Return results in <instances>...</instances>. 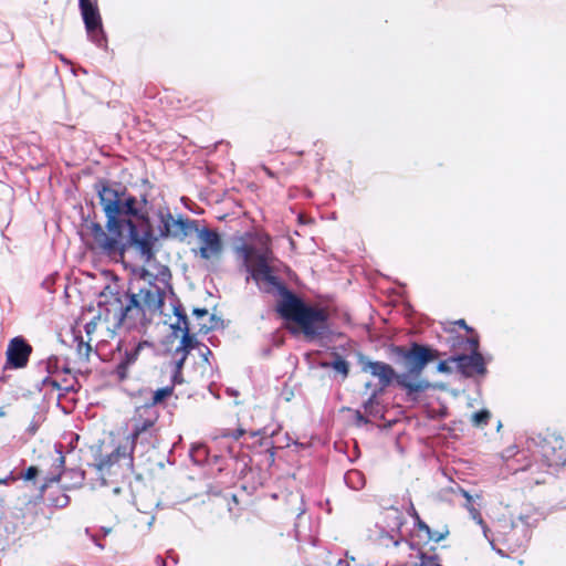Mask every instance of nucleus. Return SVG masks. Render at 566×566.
I'll list each match as a JSON object with an SVG mask.
<instances>
[{"instance_id": "nucleus-35", "label": "nucleus", "mask_w": 566, "mask_h": 566, "mask_svg": "<svg viewBox=\"0 0 566 566\" xmlns=\"http://www.w3.org/2000/svg\"><path fill=\"white\" fill-rule=\"evenodd\" d=\"M413 514H415V518H416L415 524L417 526L418 532H423L426 535L430 534L431 528L429 527V525L427 523H424L422 520H420L419 515L417 514V512L415 510H413Z\"/></svg>"}, {"instance_id": "nucleus-38", "label": "nucleus", "mask_w": 566, "mask_h": 566, "mask_svg": "<svg viewBox=\"0 0 566 566\" xmlns=\"http://www.w3.org/2000/svg\"><path fill=\"white\" fill-rule=\"evenodd\" d=\"M210 321H211V325H209V326H207L205 324L200 325L199 331L203 332V333H208L209 331L214 329L219 323V318H217L214 315H211Z\"/></svg>"}, {"instance_id": "nucleus-53", "label": "nucleus", "mask_w": 566, "mask_h": 566, "mask_svg": "<svg viewBox=\"0 0 566 566\" xmlns=\"http://www.w3.org/2000/svg\"><path fill=\"white\" fill-rule=\"evenodd\" d=\"M228 394H229V395H237V391H235V390H232V389H228Z\"/></svg>"}, {"instance_id": "nucleus-30", "label": "nucleus", "mask_w": 566, "mask_h": 566, "mask_svg": "<svg viewBox=\"0 0 566 566\" xmlns=\"http://www.w3.org/2000/svg\"><path fill=\"white\" fill-rule=\"evenodd\" d=\"M172 386H166L157 389L154 392L153 400L150 403H154V406L156 407L158 402L163 401L165 398L169 397L172 394Z\"/></svg>"}, {"instance_id": "nucleus-2", "label": "nucleus", "mask_w": 566, "mask_h": 566, "mask_svg": "<svg viewBox=\"0 0 566 566\" xmlns=\"http://www.w3.org/2000/svg\"><path fill=\"white\" fill-rule=\"evenodd\" d=\"M165 296L166 286L155 282L146 283L137 292L129 290L117 296L118 306L114 313L117 325L128 329L145 326L154 314L163 312Z\"/></svg>"}, {"instance_id": "nucleus-5", "label": "nucleus", "mask_w": 566, "mask_h": 566, "mask_svg": "<svg viewBox=\"0 0 566 566\" xmlns=\"http://www.w3.org/2000/svg\"><path fill=\"white\" fill-rule=\"evenodd\" d=\"M276 311L283 318L295 322L310 339L323 337L329 333L326 311L306 304L296 295H291L289 300H281Z\"/></svg>"}, {"instance_id": "nucleus-14", "label": "nucleus", "mask_w": 566, "mask_h": 566, "mask_svg": "<svg viewBox=\"0 0 566 566\" xmlns=\"http://www.w3.org/2000/svg\"><path fill=\"white\" fill-rule=\"evenodd\" d=\"M32 346L22 336H15L8 343L6 350V369H21L24 368L32 354Z\"/></svg>"}, {"instance_id": "nucleus-45", "label": "nucleus", "mask_w": 566, "mask_h": 566, "mask_svg": "<svg viewBox=\"0 0 566 566\" xmlns=\"http://www.w3.org/2000/svg\"><path fill=\"white\" fill-rule=\"evenodd\" d=\"M244 430L243 429H237L234 430L232 433H231V437L234 439V440H238L240 439L243 434H244Z\"/></svg>"}, {"instance_id": "nucleus-40", "label": "nucleus", "mask_w": 566, "mask_h": 566, "mask_svg": "<svg viewBox=\"0 0 566 566\" xmlns=\"http://www.w3.org/2000/svg\"><path fill=\"white\" fill-rule=\"evenodd\" d=\"M17 480L18 478L13 474V471H10L6 476L0 479V484L9 485Z\"/></svg>"}, {"instance_id": "nucleus-42", "label": "nucleus", "mask_w": 566, "mask_h": 566, "mask_svg": "<svg viewBox=\"0 0 566 566\" xmlns=\"http://www.w3.org/2000/svg\"><path fill=\"white\" fill-rule=\"evenodd\" d=\"M85 350V355L88 356V353L91 352V346L88 343H84L83 340H80L77 345V350L80 354H82V350Z\"/></svg>"}, {"instance_id": "nucleus-29", "label": "nucleus", "mask_w": 566, "mask_h": 566, "mask_svg": "<svg viewBox=\"0 0 566 566\" xmlns=\"http://www.w3.org/2000/svg\"><path fill=\"white\" fill-rule=\"evenodd\" d=\"M418 557L420 562L413 566H442L437 555H427L426 553L419 552Z\"/></svg>"}, {"instance_id": "nucleus-27", "label": "nucleus", "mask_w": 566, "mask_h": 566, "mask_svg": "<svg viewBox=\"0 0 566 566\" xmlns=\"http://www.w3.org/2000/svg\"><path fill=\"white\" fill-rule=\"evenodd\" d=\"M64 476L70 478L72 481L70 484H64L65 488H78L83 484L85 479L84 471L77 469L64 472Z\"/></svg>"}, {"instance_id": "nucleus-8", "label": "nucleus", "mask_w": 566, "mask_h": 566, "mask_svg": "<svg viewBox=\"0 0 566 566\" xmlns=\"http://www.w3.org/2000/svg\"><path fill=\"white\" fill-rule=\"evenodd\" d=\"M453 347H463L464 350L470 354H454L451 356V360L454 363V367L465 377L473 375H484L486 373L485 360L482 354L479 352V339L476 337H452Z\"/></svg>"}, {"instance_id": "nucleus-37", "label": "nucleus", "mask_w": 566, "mask_h": 566, "mask_svg": "<svg viewBox=\"0 0 566 566\" xmlns=\"http://www.w3.org/2000/svg\"><path fill=\"white\" fill-rule=\"evenodd\" d=\"M180 354V357L179 359L176 361V370H175V375H174V380L177 381L178 380V377L180 375V369L182 368L184 366V363L187 358V353H184V352H179Z\"/></svg>"}, {"instance_id": "nucleus-43", "label": "nucleus", "mask_w": 566, "mask_h": 566, "mask_svg": "<svg viewBox=\"0 0 566 566\" xmlns=\"http://www.w3.org/2000/svg\"><path fill=\"white\" fill-rule=\"evenodd\" d=\"M60 373H63V374H70L71 373L69 364L66 361L62 360V359H61V364H60Z\"/></svg>"}, {"instance_id": "nucleus-3", "label": "nucleus", "mask_w": 566, "mask_h": 566, "mask_svg": "<svg viewBox=\"0 0 566 566\" xmlns=\"http://www.w3.org/2000/svg\"><path fill=\"white\" fill-rule=\"evenodd\" d=\"M242 258V264L248 272L247 282L252 279L260 291L266 294L280 295L282 300H289L294 295L285 284L274 275L270 266L269 253L258 252L253 245L241 244L235 249Z\"/></svg>"}, {"instance_id": "nucleus-47", "label": "nucleus", "mask_w": 566, "mask_h": 566, "mask_svg": "<svg viewBox=\"0 0 566 566\" xmlns=\"http://www.w3.org/2000/svg\"><path fill=\"white\" fill-rule=\"evenodd\" d=\"M27 431L30 433V434H34L36 431H38V423L35 422H32L29 428L27 429Z\"/></svg>"}, {"instance_id": "nucleus-28", "label": "nucleus", "mask_w": 566, "mask_h": 566, "mask_svg": "<svg viewBox=\"0 0 566 566\" xmlns=\"http://www.w3.org/2000/svg\"><path fill=\"white\" fill-rule=\"evenodd\" d=\"M491 418V412L488 409H482L478 412H474L471 417V423L474 427L482 428L485 427Z\"/></svg>"}, {"instance_id": "nucleus-25", "label": "nucleus", "mask_w": 566, "mask_h": 566, "mask_svg": "<svg viewBox=\"0 0 566 566\" xmlns=\"http://www.w3.org/2000/svg\"><path fill=\"white\" fill-rule=\"evenodd\" d=\"M381 389H374L369 396V398L364 403V409L366 413L373 417H377L380 415V405L378 401V397L381 395Z\"/></svg>"}, {"instance_id": "nucleus-17", "label": "nucleus", "mask_w": 566, "mask_h": 566, "mask_svg": "<svg viewBox=\"0 0 566 566\" xmlns=\"http://www.w3.org/2000/svg\"><path fill=\"white\" fill-rule=\"evenodd\" d=\"M148 346L147 342H139L135 344L132 348L125 350V355L122 360L117 364L115 373L119 380H124L127 378L128 368L136 363L142 349Z\"/></svg>"}, {"instance_id": "nucleus-20", "label": "nucleus", "mask_w": 566, "mask_h": 566, "mask_svg": "<svg viewBox=\"0 0 566 566\" xmlns=\"http://www.w3.org/2000/svg\"><path fill=\"white\" fill-rule=\"evenodd\" d=\"M459 493L465 499L464 507L469 512L470 517L481 527L483 536L489 538L490 528L484 522L481 512L473 505V496L460 486Z\"/></svg>"}, {"instance_id": "nucleus-39", "label": "nucleus", "mask_w": 566, "mask_h": 566, "mask_svg": "<svg viewBox=\"0 0 566 566\" xmlns=\"http://www.w3.org/2000/svg\"><path fill=\"white\" fill-rule=\"evenodd\" d=\"M199 352L202 359L210 365L209 357L212 356V352L210 350V348L206 345H201Z\"/></svg>"}, {"instance_id": "nucleus-7", "label": "nucleus", "mask_w": 566, "mask_h": 566, "mask_svg": "<svg viewBox=\"0 0 566 566\" xmlns=\"http://www.w3.org/2000/svg\"><path fill=\"white\" fill-rule=\"evenodd\" d=\"M485 539L496 554L507 557L510 553L518 552L525 546L527 530L512 521H501L495 532L490 531L489 538Z\"/></svg>"}, {"instance_id": "nucleus-13", "label": "nucleus", "mask_w": 566, "mask_h": 566, "mask_svg": "<svg viewBox=\"0 0 566 566\" xmlns=\"http://www.w3.org/2000/svg\"><path fill=\"white\" fill-rule=\"evenodd\" d=\"M192 233H196L199 241L200 247L198 250V255L203 260H219L223 252V243L220 234L209 228V227H199V222H197V230H193Z\"/></svg>"}, {"instance_id": "nucleus-12", "label": "nucleus", "mask_w": 566, "mask_h": 566, "mask_svg": "<svg viewBox=\"0 0 566 566\" xmlns=\"http://www.w3.org/2000/svg\"><path fill=\"white\" fill-rule=\"evenodd\" d=\"M405 524V517L400 510L390 507L381 513L376 523L378 528V538L385 546H397L402 541L401 527Z\"/></svg>"}, {"instance_id": "nucleus-23", "label": "nucleus", "mask_w": 566, "mask_h": 566, "mask_svg": "<svg viewBox=\"0 0 566 566\" xmlns=\"http://www.w3.org/2000/svg\"><path fill=\"white\" fill-rule=\"evenodd\" d=\"M75 385H78L76 378L73 379L71 384H66L64 387H61L60 382L56 379H53L51 375L46 374V376L41 380V385L39 386V390H42L44 387L50 386L53 389L63 390L65 392L76 391Z\"/></svg>"}, {"instance_id": "nucleus-33", "label": "nucleus", "mask_w": 566, "mask_h": 566, "mask_svg": "<svg viewBox=\"0 0 566 566\" xmlns=\"http://www.w3.org/2000/svg\"><path fill=\"white\" fill-rule=\"evenodd\" d=\"M448 533H449L448 530H446L443 532L431 530L430 534H427L426 537L428 541L439 543L448 535Z\"/></svg>"}, {"instance_id": "nucleus-41", "label": "nucleus", "mask_w": 566, "mask_h": 566, "mask_svg": "<svg viewBox=\"0 0 566 566\" xmlns=\"http://www.w3.org/2000/svg\"><path fill=\"white\" fill-rule=\"evenodd\" d=\"M355 420L356 424L359 427L369 422V420L360 411H356Z\"/></svg>"}, {"instance_id": "nucleus-19", "label": "nucleus", "mask_w": 566, "mask_h": 566, "mask_svg": "<svg viewBox=\"0 0 566 566\" xmlns=\"http://www.w3.org/2000/svg\"><path fill=\"white\" fill-rule=\"evenodd\" d=\"M175 315L178 318V323L184 325V335L181 337L179 346L176 348V355H178L179 352L188 354L190 349L198 345V342L189 334L187 315L179 307L175 308Z\"/></svg>"}, {"instance_id": "nucleus-55", "label": "nucleus", "mask_w": 566, "mask_h": 566, "mask_svg": "<svg viewBox=\"0 0 566 566\" xmlns=\"http://www.w3.org/2000/svg\"><path fill=\"white\" fill-rule=\"evenodd\" d=\"M338 564H339V565H343V564H346V565H347V563H346V562H344V560H342V559H338Z\"/></svg>"}, {"instance_id": "nucleus-6", "label": "nucleus", "mask_w": 566, "mask_h": 566, "mask_svg": "<svg viewBox=\"0 0 566 566\" xmlns=\"http://www.w3.org/2000/svg\"><path fill=\"white\" fill-rule=\"evenodd\" d=\"M363 371H369L374 377L378 378V389H381V392L395 380L412 401L417 400L419 394L424 392L431 387V384L426 379L409 380L408 374H396L395 369L384 361L368 360L363 365Z\"/></svg>"}, {"instance_id": "nucleus-31", "label": "nucleus", "mask_w": 566, "mask_h": 566, "mask_svg": "<svg viewBox=\"0 0 566 566\" xmlns=\"http://www.w3.org/2000/svg\"><path fill=\"white\" fill-rule=\"evenodd\" d=\"M39 474V470L36 467H29L22 474H21V478L24 479L25 481H32L33 484H36V476Z\"/></svg>"}, {"instance_id": "nucleus-49", "label": "nucleus", "mask_w": 566, "mask_h": 566, "mask_svg": "<svg viewBox=\"0 0 566 566\" xmlns=\"http://www.w3.org/2000/svg\"><path fill=\"white\" fill-rule=\"evenodd\" d=\"M263 433H265V430H264V429H263V430L253 431V432H251V436H252V437H256V436H259V434H263Z\"/></svg>"}, {"instance_id": "nucleus-1", "label": "nucleus", "mask_w": 566, "mask_h": 566, "mask_svg": "<svg viewBox=\"0 0 566 566\" xmlns=\"http://www.w3.org/2000/svg\"><path fill=\"white\" fill-rule=\"evenodd\" d=\"M96 191L106 223L105 228L95 221L87 224L93 239L92 249L112 259H122L126 251L133 249L145 261H150L155 256L158 238L182 242L197 230V220L181 216L175 219L170 210L164 208L157 212L159 224L156 235L146 209V196L137 199L107 182H99Z\"/></svg>"}, {"instance_id": "nucleus-44", "label": "nucleus", "mask_w": 566, "mask_h": 566, "mask_svg": "<svg viewBox=\"0 0 566 566\" xmlns=\"http://www.w3.org/2000/svg\"><path fill=\"white\" fill-rule=\"evenodd\" d=\"M193 315H196L197 317H203L208 315V311L206 308H195Z\"/></svg>"}, {"instance_id": "nucleus-9", "label": "nucleus", "mask_w": 566, "mask_h": 566, "mask_svg": "<svg viewBox=\"0 0 566 566\" xmlns=\"http://www.w3.org/2000/svg\"><path fill=\"white\" fill-rule=\"evenodd\" d=\"M133 446H118L113 452L101 457L94 464L102 480V485L106 484V475H127L133 472L134 459Z\"/></svg>"}, {"instance_id": "nucleus-15", "label": "nucleus", "mask_w": 566, "mask_h": 566, "mask_svg": "<svg viewBox=\"0 0 566 566\" xmlns=\"http://www.w3.org/2000/svg\"><path fill=\"white\" fill-rule=\"evenodd\" d=\"M159 418V411L154 403H145L136 408L134 417L132 419L133 429L135 430L136 436H139L143 431H155L158 429L156 423Z\"/></svg>"}, {"instance_id": "nucleus-48", "label": "nucleus", "mask_w": 566, "mask_h": 566, "mask_svg": "<svg viewBox=\"0 0 566 566\" xmlns=\"http://www.w3.org/2000/svg\"><path fill=\"white\" fill-rule=\"evenodd\" d=\"M92 328H94L93 324L88 323V324L85 325V331H86L87 334L91 333Z\"/></svg>"}, {"instance_id": "nucleus-52", "label": "nucleus", "mask_w": 566, "mask_h": 566, "mask_svg": "<svg viewBox=\"0 0 566 566\" xmlns=\"http://www.w3.org/2000/svg\"><path fill=\"white\" fill-rule=\"evenodd\" d=\"M154 521H155V517H154V516H151V517H150V520H149V522H148V526H151V525H153V523H154Z\"/></svg>"}, {"instance_id": "nucleus-34", "label": "nucleus", "mask_w": 566, "mask_h": 566, "mask_svg": "<svg viewBox=\"0 0 566 566\" xmlns=\"http://www.w3.org/2000/svg\"><path fill=\"white\" fill-rule=\"evenodd\" d=\"M413 514H415V518H416L415 524L417 526L418 532H423L426 535L430 534L431 528L429 527V525L427 523H424L422 520H420L419 515L417 514V512L415 510H413Z\"/></svg>"}, {"instance_id": "nucleus-50", "label": "nucleus", "mask_w": 566, "mask_h": 566, "mask_svg": "<svg viewBox=\"0 0 566 566\" xmlns=\"http://www.w3.org/2000/svg\"><path fill=\"white\" fill-rule=\"evenodd\" d=\"M92 541L95 543L96 546H98L99 548H104V546L101 544V542H98L95 536H92Z\"/></svg>"}, {"instance_id": "nucleus-16", "label": "nucleus", "mask_w": 566, "mask_h": 566, "mask_svg": "<svg viewBox=\"0 0 566 566\" xmlns=\"http://www.w3.org/2000/svg\"><path fill=\"white\" fill-rule=\"evenodd\" d=\"M537 453L547 467H559L566 461V452L562 449V442L558 440H555L554 443L544 440L539 444Z\"/></svg>"}, {"instance_id": "nucleus-22", "label": "nucleus", "mask_w": 566, "mask_h": 566, "mask_svg": "<svg viewBox=\"0 0 566 566\" xmlns=\"http://www.w3.org/2000/svg\"><path fill=\"white\" fill-rule=\"evenodd\" d=\"M346 485L352 490H361L365 486L366 479L361 471L352 469L344 474Z\"/></svg>"}, {"instance_id": "nucleus-18", "label": "nucleus", "mask_w": 566, "mask_h": 566, "mask_svg": "<svg viewBox=\"0 0 566 566\" xmlns=\"http://www.w3.org/2000/svg\"><path fill=\"white\" fill-rule=\"evenodd\" d=\"M65 458L61 450V446L55 448V457L52 462L51 470L44 478L43 483L39 486L41 492H44L52 483L57 482L62 474H64Z\"/></svg>"}, {"instance_id": "nucleus-10", "label": "nucleus", "mask_w": 566, "mask_h": 566, "mask_svg": "<svg viewBox=\"0 0 566 566\" xmlns=\"http://www.w3.org/2000/svg\"><path fill=\"white\" fill-rule=\"evenodd\" d=\"M392 352L406 367L407 371L405 374L409 375V380H412V377L417 378L416 380L420 379L419 376L426 365L439 355L438 350L418 343H411L409 348L395 346Z\"/></svg>"}, {"instance_id": "nucleus-46", "label": "nucleus", "mask_w": 566, "mask_h": 566, "mask_svg": "<svg viewBox=\"0 0 566 566\" xmlns=\"http://www.w3.org/2000/svg\"><path fill=\"white\" fill-rule=\"evenodd\" d=\"M154 562L156 566H166V560L160 555H157Z\"/></svg>"}, {"instance_id": "nucleus-54", "label": "nucleus", "mask_w": 566, "mask_h": 566, "mask_svg": "<svg viewBox=\"0 0 566 566\" xmlns=\"http://www.w3.org/2000/svg\"><path fill=\"white\" fill-rule=\"evenodd\" d=\"M103 530H104V534H105V535H106V534H108V533L111 532V530H109V528H103Z\"/></svg>"}, {"instance_id": "nucleus-24", "label": "nucleus", "mask_w": 566, "mask_h": 566, "mask_svg": "<svg viewBox=\"0 0 566 566\" xmlns=\"http://www.w3.org/2000/svg\"><path fill=\"white\" fill-rule=\"evenodd\" d=\"M60 364L61 358L51 356L48 359L39 361L36 367L39 373H45L52 376L60 373Z\"/></svg>"}, {"instance_id": "nucleus-51", "label": "nucleus", "mask_w": 566, "mask_h": 566, "mask_svg": "<svg viewBox=\"0 0 566 566\" xmlns=\"http://www.w3.org/2000/svg\"><path fill=\"white\" fill-rule=\"evenodd\" d=\"M458 323L460 324V326L467 327L464 319H460Z\"/></svg>"}, {"instance_id": "nucleus-57", "label": "nucleus", "mask_w": 566, "mask_h": 566, "mask_svg": "<svg viewBox=\"0 0 566 566\" xmlns=\"http://www.w3.org/2000/svg\"><path fill=\"white\" fill-rule=\"evenodd\" d=\"M370 386H371L370 382H367L365 387L368 389V388H370Z\"/></svg>"}, {"instance_id": "nucleus-56", "label": "nucleus", "mask_w": 566, "mask_h": 566, "mask_svg": "<svg viewBox=\"0 0 566 566\" xmlns=\"http://www.w3.org/2000/svg\"><path fill=\"white\" fill-rule=\"evenodd\" d=\"M501 427H502V423H501V422H499V424H496L497 430H500V429H501Z\"/></svg>"}, {"instance_id": "nucleus-26", "label": "nucleus", "mask_w": 566, "mask_h": 566, "mask_svg": "<svg viewBox=\"0 0 566 566\" xmlns=\"http://www.w3.org/2000/svg\"><path fill=\"white\" fill-rule=\"evenodd\" d=\"M323 367H332L342 375V380H345L349 374V364L338 354H335V359L332 363H323Z\"/></svg>"}, {"instance_id": "nucleus-32", "label": "nucleus", "mask_w": 566, "mask_h": 566, "mask_svg": "<svg viewBox=\"0 0 566 566\" xmlns=\"http://www.w3.org/2000/svg\"><path fill=\"white\" fill-rule=\"evenodd\" d=\"M452 365H454V363L451 360V356H450L448 359L442 360L438 364L437 370L439 373L450 374L453 370Z\"/></svg>"}, {"instance_id": "nucleus-11", "label": "nucleus", "mask_w": 566, "mask_h": 566, "mask_svg": "<svg viewBox=\"0 0 566 566\" xmlns=\"http://www.w3.org/2000/svg\"><path fill=\"white\" fill-rule=\"evenodd\" d=\"M78 8L87 39L98 49L107 50V35L97 6L91 0H78Z\"/></svg>"}, {"instance_id": "nucleus-36", "label": "nucleus", "mask_w": 566, "mask_h": 566, "mask_svg": "<svg viewBox=\"0 0 566 566\" xmlns=\"http://www.w3.org/2000/svg\"><path fill=\"white\" fill-rule=\"evenodd\" d=\"M70 503V497L66 494H60L55 499H52V504L56 507H65Z\"/></svg>"}, {"instance_id": "nucleus-4", "label": "nucleus", "mask_w": 566, "mask_h": 566, "mask_svg": "<svg viewBox=\"0 0 566 566\" xmlns=\"http://www.w3.org/2000/svg\"><path fill=\"white\" fill-rule=\"evenodd\" d=\"M242 258V264L248 272L247 282L252 279L260 291L266 294L280 295L282 300H289L294 295L285 284L274 275L270 266L269 253L258 252L253 245L241 244L235 249Z\"/></svg>"}, {"instance_id": "nucleus-21", "label": "nucleus", "mask_w": 566, "mask_h": 566, "mask_svg": "<svg viewBox=\"0 0 566 566\" xmlns=\"http://www.w3.org/2000/svg\"><path fill=\"white\" fill-rule=\"evenodd\" d=\"M130 441L126 446H133L134 451L137 450L138 446L143 448V452L148 449H154L157 443V432L155 431H143L139 436H136L135 430H132L129 436Z\"/></svg>"}]
</instances>
